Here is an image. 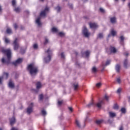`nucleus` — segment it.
<instances>
[{
  "mask_svg": "<svg viewBox=\"0 0 130 130\" xmlns=\"http://www.w3.org/2000/svg\"><path fill=\"white\" fill-rule=\"evenodd\" d=\"M90 27L92 29H96V28L98 27V25L95 23H91L89 24Z\"/></svg>",
  "mask_w": 130,
  "mask_h": 130,
  "instance_id": "9b49d317",
  "label": "nucleus"
},
{
  "mask_svg": "<svg viewBox=\"0 0 130 130\" xmlns=\"http://www.w3.org/2000/svg\"><path fill=\"white\" fill-rule=\"evenodd\" d=\"M42 114L43 115V116H45L46 114H47L46 111H45V110H42Z\"/></svg>",
  "mask_w": 130,
  "mask_h": 130,
  "instance_id": "c85d7f7f",
  "label": "nucleus"
},
{
  "mask_svg": "<svg viewBox=\"0 0 130 130\" xmlns=\"http://www.w3.org/2000/svg\"><path fill=\"white\" fill-rule=\"evenodd\" d=\"M8 86L9 88H11V89L15 88V84H14V82H13L12 80H10L9 81V82L8 83Z\"/></svg>",
  "mask_w": 130,
  "mask_h": 130,
  "instance_id": "9d476101",
  "label": "nucleus"
},
{
  "mask_svg": "<svg viewBox=\"0 0 130 130\" xmlns=\"http://www.w3.org/2000/svg\"><path fill=\"white\" fill-rule=\"evenodd\" d=\"M94 105V103H93L92 102H90L89 104H88L87 105H86V107H88V108H90V107H91V106Z\"/></svg>",
  "mask_w": 130,
  "mask_h": 130,
  "instance_id": "393cba45",
  "label": "nucleus"
},
{
  "mask_svg": "<svg viewBox=\"0 0 130 130\" xmlns=\"http://www.w3.org/2000/svg\"><path fill=\"white\" fill-rule=\"evenodd\" d=\"M114 109L117 110L118 109V105H115L113 107Z\"/></svg>",
  "mask_w": 130,
  "mask_h": 130,
  "instance_id": "c03bdc74",
  "label": "nucleus"
},
{
  "mask_svg": "<svg viewBox=\"0 0 130 130\" xmlns=\"http://www.w3.org/2000/svg\"><path fill=\"white\" fill-rule=\"evenodd\" d=\"M33 47L35 49H37V48H38V45H37V44H35Z\"/></svg>",
  "mask_w": 130,
  "mask_h": 130,
  "instance_id": "ea45409f",
  "label": "nucleus"
},
{
  "mask_svg": "<svg viewBox=\"0 0 130 130\" xmlns=\"http://www.w3.org/2000/svg\"><path fill=\"white\" fill-rule=\"evenodd\" d=\"M0 12H2V6L0 5Z\"/></svg>",
  "mask_w": 130,
  "mask_h": 130,
  "instance_id": "bf43d9fd",
  "label": "nucleus"
},
{
  "mask_svg": "<svg viewBox=\"0 0 130 130\" xmlns=\"http://www.w3.org/2000/svg\"><path fill=\"white\" fill-rule=\"evenodd\" d=\"M102 85V84L101 82H99L96 84V87H97V88H100V87H101Z\"/></svg>",
  "mask_w": 130,
  "mask_h": 130,
  "instance_id": "473e14b6",
  "label": "nucleus"
},
{
  "mask_svg": "<svg viewBox=\"0 0 130 130\" xmlns=\"http://www.w3.org/2000/svg\"><path fill=\"white\" fill-rule=\"evenodd\" d=\"M12 4L13 7H14V8H16V0H12Z\"/></svg>",
  "mask_w": 130,
  "mask_h": 130,
  "instance_id": "2f4dec72",
  "label": "nucleus"
},
{
  "mask_svg": "<svg viewBox=\"0 0 130 130\" xmlns=\"http://www.w3.org/2000/svg\"><path fill=\"white\" fill-rule=\"evenodd\" d=\"M5 43H10V40H9V39L7 38H5Z\"/></svg>",
  "mask_w": 130,
  "mask_h": 130,
  "instance_id": "79ce46f5",
  "label": "nucleus"
},
{
  "mask_svg": "<svg viewBox=\"0 0 130 130\" xmlns=\"http://www.w3.org/2000/svg\"><path fill=\"white\" fill-rule=\"evenodd\" d=\"M110 36H111V34H109L108 36V37H110Z\"/></svg>",
  "mask_w": 130,
  "mask_h": 130,
  "instance_id": "052dcab7",
  "label": "nucleus"
},
{
  "mask_svg": "<svg viewBox=\"0 0 130 130\" xmlns=\"http://www.w3.org/2000/svg\"><path fill=\"white\" fill-rule=\"evenodd\" d=\"M48 11H49V8L47 7L44 11L41 12L40 16L38 17L36 20V23L38 24V26H41V22H40V20H41V17H45V16H46V14L48 13Z\"/></svg>",
  "mask_w": 130,
  "mask_h": 130,
  "instance_id": "7ed1b4c3",
  "label": "nucleus"
},
{
  "mask_svg": "<svg viewBox=\"0 0 130 130\" xmlns=\"http://www.w3.org/2000/svg\"><path fill=\"white\" fill-rule=\"evenodd\" d=\"M20 11H21V9L19 7L16 8L14 9V11L16 12V13H20Z\"/></svg>",
  "mask_w": 130,
  "mask_h": 130,
  "instance_id": "5701e85b",
  "label": "nucleus"
},
{
  "mask_svg": "<svg viewBox=\"0 0 130 130\" xmlns=\"http://www.w3.org/2000/svg\"><path fill=\"white\" fill-rule=\"evenodd\" d=\"M119 130H123V127H122V126H121L119 128Z\"/></svg>",
  "mask_w": 130,
  "mask_h": 130,
  "instance_id": "4d7b16f0",
  "label": "nucleus"
},
{
  "mask_svg": "<svg viewBox=\"0 0 130 130\" xmlns=\"http://www.w3.org/2000/svg\"><path fill=\"white\" fill-rule=\"evenodd\" d=\"M33 107H34V104L33 103H31L27 108L26 113L27 114H31V113L33 112Z\"/></svg>",
  "mask_w": 130,
  "mask_h": 130,
  "instance_id": "39448f33",
  "label": "nucleus"
},
{
  "mask_svg": "<svg viewBox=\"0 0 130 130\" xmlns=\"http://www.w3.org/2000/svg\"><path fill=\"white\" fill-rule=\"evenodd\" d=\"M68 6H69V8H70V9H73V5L72 4H68Z\"/></svg>",
  "mask_w": 130,
  "mask_h": 130,
  "instance_id": "864d4df0",
  "label": "nucleus"
},
{
  "mask_svg": "<svg viewBox=\"0 0 130 130\" xmlns=\"http://www.w3.org/2000/svg\"><path fill=\"white\" fill-rule=\"evenodd\" d=\"M88 0H83V2H84V3H85V2H87Z\"/></svg>",
  "mask_w": 130,
  "mask_h": 130,
  "instance_id": "680f3d73",
  "label": "nucleus"
},
{
  "mask_svg": "<svg viewBox=\"0 0 130 130\" xmlns=\"http://www.w3.org/2000/svg\"><path fill=\"white\" fill-rule=\"evenodd\" d=\"M120 111L122 113H125L126 110L125 109V108H122L120 110Z\"/></svg>",
  "mask_w": 130,
  "mask_h": 130,
  "instance_id": "c756f323",
  "label": "nucleus"
},
{
  "mask_svg": "<svg viewBox=\"0 0 130 130\" xmlns=\"http://www.w3.org/2000/svg\"><path fill=\"white\" fill-rule=\"evenodd\" d=\"M110 62H111V60H107L105 66H109V64H110Z\"/></svg>",
  "mask_w": 130,
  "mask_h": 130,
  "instance_id": "f704fd0d",
  "label": "nucleus"
},
{
  "mask_svg": "<svg viewBox=\"0 0 130 130\" xmlns=\"http://www.w3.org/2000/svg\"><path fill=\"white\" fill-rule=\"evenodd\" d=\"M115 70L117 73H119L120 70V66L119 64H117L115 67Z\"/></svg>",
  "mask_w": 130,
  "mask_h": 130,
  "instance_id": "6ab92c4d",
  "label": "nucleus"
},
{
  "mask_svg": "<svg viewBox=\"0 0 130 130\" xmlns=\"http://www.w3.org/2000/svg\"><path fill=\"white\" fill-rule=\"evenodd\" d=\"M82 34L85 36V37H89V36L90 35V33H89V31H88V29H87V27H86V26H83V28L82 29Z\"/></svg>",
  "mask_w": 130,
  "mask_h": 130,
  "instance_id": "0eeeda50",
  "label": "nucleus"
},
{
  "mask_svg": "<svg viewBox=\"0 0 130 130\" xmlns=\"http://www.w3.org/2000/svg\"><path fill=\"white\" fill-rule=\"evenodd\" d=\"M14 26L15 29H17L18 25H17V24H14Z\"/></svg>",
  "mask_w": 130,
  "mask_h": 130,
  "instance_id": "603ef678",
  "label": "nucleus"
},
{
  "mask_svg": "<svg viewBox=\"0 0 130 130\" xmlns=\"http://www.w3.org/2000/svg\"><path fill=\"white\" fill-rule=\"evenodd\" d=\"M22 61H23V59L21 58H19L17 59L15 62H13L12 63L15 67H17V66L18 64L21 63V62H22Z\"/></svg>",
  "mask_w": 130,
  "mask_h": 130,
  "instance_id": "6e6552de",
  "label": "nucleus"
},
{
  "mask_svg": "<svg viewBox=\"0 0 130 130\" xmlns=\"http://www.w3.org/2000/svg\"><path fill=\"white\" fill-rule=\"evenodd\" d=\"M27 71H29L31 77H34L36 76L37 73H38V67L34 63H30L27 66Z\"/></svg>",
  "mask_w": 130,
  "mask_h": 130,
  "instance_id": "f03ea898",
  "label": "nucleus"
},
{
  "mask_svg": "<svg viewBox=\"0 0 130 130\" xmlns=\"http://www.w3.org/2000/svg\"><path fill=\"white\" fill-rule=\"evenodd\" d=\"M122 2H125V0H122Z\"/></svg>",
  "mask_w": 130,
  "mask_h": 130,
  "instance_id": "0e129e2a",
  "label": "nucleus"
},
{
  "mask_svg": "<svg viewBox=\"0 0 130 130\" xmlns=\"http://www.w3.org/2000/svg\"><path fill=\"white\" fill-rule=\"evenodd\" d=\"M10 121L11 125H13L14 123L16 122V118H15V117H13L12 118H10Z\"/></svg>",
  "mask_w": 130,
  "mask_h": 130,
  "instance_id": "ddd939ff",
  "label": "nucleus"
},
{
  "mask_svg": "<svg viewBox=\"0 0 130 130\" xmlns=\"http://www.w3.org/2000/svg\"><path fill=\"white\" fill-rule=\"evenodd\" d=\"M47 43H48V40L47 39H46L45 41V44H47Z\"/></svg>",
  "mask_w": 130,
  "mask_h": 130,
  "instance_id": "5fc2aeb1",
  "label": "nucleus"
},
{
  "mask_svg": "<svg viewBox=\"0 0 130 130\" xmlns=\"http://www.w3.org/2000/svg\"><path fill=\"white\" fill-rule=\"evenodd\" d=\"M100 11L101 13H105V10L102 8H100Z\"/></svg>",
  "mask_w": 130,
  "mask_h": 130,
  "instance_id": "37998d69",
  "label": "nucleus"
},
{
  "mask_svg": "<svg viewBox=\"0 0 130 130\" xmlns=\"http://www.w3.org/2000/svg\"><path fill=\"white\" fill-rule=\"evenodd\" d=\"M63 103V101H58L57 105L58 106H61V105Z\"/></svg>",
  "mask_w": 130,
  "mask_h": 130,
  "instance_id": "b1692460",
  "label": "nucleus"
},
{
  "mask_svg": "<svg viewBox=\"0 0 130 130\" xmlns=\"http://www.w3.org/2000/svg\"><path fill=\"white\" fill-rule=\"evenodd\" d=\"M45 54L46 56L44 58V61L47 63V62H49L51 60L52 51L49 48L47 51H45Z\"/></svg>",
  "mask_w": 130,
  "mask_h": 130,
  "instance_id": "20e7f679",
  "label": "nucleus"
},
{
  "mask_svg": "<svg viewBox=\"0 0 130 130\" xmlns=\"http://www.w3.org/2000/svg\"><path fill=\"white\" fill-rule=\"evenodd\" d=\"M6 32L8 34H10V33H12V29L8 28L7 29Z\"/></svg>",
  "mask_w": 130,
  "mask_h": 130,
  "instance_id": "cd10ccee",
  "label": "nucleus"
},
{
  "mask_svg": "<svg viewBox=\"0 0 130 130\" xmlns=\"http://www.w3.org/2000/svg\"><path fill=\"white\" fill-rule=\"evenodd\" d=\"M85 55H86V57H88V56H89V55H90V52H89V51H86L85 52Z\"/></svg>",
  "mask_w": 130,
  "mask_h": 130,
  "instance_id": "c9c22d12",
  "label": "nucleus"
},
{
  "mask_svg": "<svg viewBox=\"0 0 130 130\" xmlns=\"http://www.w3.org/2000/svg\"><path fill=\"white\" fill-rule=\"evenodd\" d=\"M121 92V88H118L117 90V93H119Z\"/></svg>",
  "mask_w": 130,
  "mask_h": 130,
  "instance_id": "8fccbe9b",
  "label": "nucleus"
},
{
  "mask_svg": "<svg viewBox=\"0 0 130 130\" xmlns=\"http://www.w3.org/2000/svg\"><path fill=\"white\" fill-rule=\"evenodd\" d=\"M52 32H57V28H56L55 27H53L52 28Z\"/></svg>",
  "mask_w": 130,
  "mask_h": 130,
  "instance_id": "58836bf2",
  "label": "nucleus"
},
{
  "mask_svg": "<svg viewBox=\"0 0 130 130\" xmlns=\"http://www.w3.org/2000/svg\"><path fill=\"white\" fill-rule=\"evenodd\" d=\"M26 52V50H23V49H21V53L22 54H24V53H25Z\"/></svg>",
  "mask_w": 130,
  "mask_h": 130,
  "instance_id": "49530a36",
  "label": "nucleus"
},
{
  "mask_svg": "<svg viewBox=\"0 0 130 130\" xmlns=\"http://www.w3.org/2000/svg\"><path fill=\"white\" fill-rule=\"evenodd\" d=\"M43 99V95L40 94L39 95V100H42Z\"/></svg>",
  "mask_w": 130,
  "mask_h": 130,
  "instance_id": "de8ad7c7",
  "label": "nucleus"
},
{
  "mask_svg": "<svg viewBox=\"0 0 130 130\" xmlns=\"http://www.w3.org/2000/svg\"><path fill=\"white\" fill-rule=\"evenodd\" d=\"M120 39L121 43H122V42H123V41L124 40V37H123V36H122L120 37Z\"/></svg>",
  "mask_w": 130,
  "mask_h": 130,
  "instance_id": "e433bc0d",
  "label": "nucleus"
},
{
  "mask_svg": "<svg viewBox=\"0 0 130 130\" xmlns=\"http://www.w3.org/2000/svg\"><path fill=\"white\" fill-rule=\"evenodd\" d=\"M92 73H96V72H97V68H96V67H93L92 69Z\"/></svg>",
  "mask_w": 130,
  "mask_h": 130,
  "instance_id": "7c9ffc66",
  "label": "nucleus"
},
{
  "mask_svg": "<svg viewBox=\"0 0 130 130\" xmlns=\"http://www.w3.org/2000/svg\"><path fill=\"white\" fill-rule=\"evenodd\" d=\"M103 104H104V102H103V101H102L96 104V106L98 108H101Z\"/></svg>",
  "mask_w": 130,
  "mask_h": 130,
  "instance_id": "4468645a",
  "label": "nucleus"
},
{
  "mask_svg": "<svg viewBox=\"0 0 130 130\" xmlns=\"http://www.w3.org/2000/svg\"><path fill=\"white\" fill-rule=\"evenodd\" d=\"M128 99H129V100H130V96L128 97Z\"/></svg>",
  "mask_w": 130,
  "mask_h": 130,
  "instance_id": "774afa93",
  "label": "nucleus"
},
{
  "mask_svg": "<svg viewBox=\"0 0 130 130\" xmlns=\"http://www.w3.org/2000/svg\"><path fill=\"white\" fill-rule=\"evenodd\" d=\"M11 130H18L17 128L13 127L11 128Z\"/></svg>",
  "mask_w": 130,
  "mask_h": 130,
  "instance_id": "3c124183",
  "label": "nucleus"
},
{
  "mask_svg": "<svg viewBox=\"0 0 130 130\" xmlns=\"http://www.w3.org/2000/svg\"><path fill=\"white\" fill-rule=\"evenodd\" d=\"M127 66H128V61L127 59H125L123 61V67L125 69H127Z\"/></svg>",
  "mask_w": 130,
  "mask_h": 130,
  "instance_id": "f8f14e48",
  "label": "nucleus"
},
{
  "mask_svg": "<svg viewBox=\"0 0 130 130\" xmlns=\"http://www.w3.org/2000/svg\"><path fill=\"white\" fill-rule=\"evenodd\" d=\"M61 58L62 59H64V54L63 53H61Z\"/></svg>",
  "mask_w": 130,
  "mask_h": 130,
  "instance_id": "a18cd8bd",
  "label": "nucleus"
},
{
  "mask_svg": "<svg viewBox=\"0 0 130 130\" xmlns=\"http://www.w3.org/2000/svg\"><path fill=\"white\" fill-rule=\"evenodd\" d=\"M9 77V74L7 73H4L3 76L0 77V84H2V80L4 79V78H5L6 79H8Z\"/></svg>",
  "mask_w": 130,
  "mask_h": 130,
  "instance_id": "1a4fd4ad",
  "label": "nucleus"
},
{
  "mask_svg": "<svg viewBox=\"0 0 130 130\" xmlns=\"http://www.w3.org/2000/svg\"><path fill=\"white\" fill-rule=\"evenodd\" d=\"M105 99H106V100H107V101H108L109 99V96H107V95H105Z\"/></svg>",
  "mask_w": 130,
  "mask_h": 130,
  "instance_id": "09e8293b",
  "label": "nucleus"
},
{
  "mask_svg": "<svg viewBox=\"0 0 130 130\" xmlns=\"http://www.w3.org/2000/svg\"><path fill=\"white\" fill-rule=\"evenodd\" d=\"M74 90H76L77 89H78V87H79V84L78 83L74 84H73Z\"/></svg>",
  "mask_w": 130,
  "mask_h": 130,
  "instance_id": "bb28decb",
  "label": "nucleus"
},
{
  "mask_svg": "<svg viewBox=\"0 0 130 130\" xmlns=\"http://www.w3.org/2000/svg\"><path fill=\"white\" fill-rule=\"evenodd\" d=\"M37 89H40V88H41V87H42V85L41 84V83L40 82H37Z\"/></svg>",
  "mask_w": 130,
  "mask_h": 130,
  "instance_id": "aec40b11",
  "label": "nucleus"
},
{
  "mask_svg": "<svg viewBox=\"0 0 130 130\" xmlns=\"http://www.w3.org/2000/svg\"><path fill=\"white\" fill-rule=\"evenodd\" d=\"M18 42H19V40L18 39V38H16L14 41L13 42V46L14 50H17L18 48L20 47V46H19V43H18Z\"/></svg>",
  "mask_w": 130,
  "mask_h": 130,
  "instance_id": "423d86ee",
  "label": "nucleus"
},
{
  "mask_svg": "<svg viewBox=\"0 0 130 130\" xmlns=\"http://www.w3.org/2000/svg\"><path fill=\"white\" fill-rule=\"evenodd\" d=\"M58 34L61 37H63V36H64V33L63 32H60Z\"/></svg>",
  "mask_w": 130,
  "mask_h": 130,
  "instance_id": "4c0bfd02",
  "label": "nucleus"
},
{
  "mask_svg": "<svg viewBox=\"0 0 130 130\" xmlns=\"http://www.w3.org/2000/svg\"><path fill=\"white\" fill-rule=\"evenodd\" d=\"M110 22L112 23V24H115V23H116V18L115 17L111 18Z\"/></svg>",
  "mask_w": 130,
  "mask_h": 130,
  "instance_id": "f3484780",
  "label": "nucleus"
},
{
  "mask_svg": "<svg viewBox=\"0 0 130 130\" xmlns=\"http://www.w3.org/2000/svg\"><path fill=\"white\" fill-rule=\"evenodd\" d=\"M124 55H125L126 56H127V55H128V53H124Z\"/></svg>",
  "mask_w": 130,
  "mask_h": 130,
  "instance_id": "13d9d810",
  "label": "nucleus"
},
{
  "mask_svg": "<svg viewBox=\"0 0 130 130\" xmlns=\"http://www.w3.org/2000/svg\"><path fill=\"white\" fill-rule=\"evenodd\" d=\"M1 51L3 53H6L7 56V59L6 60H5V58H2V62L3 63H7V64L11 63V58H12V51L11 49H6L5 48H2Z\"/></svg>",
  "mask_w": 130,
  "mask_h": 130,
  "instance_id": "f257e3e1",
  "label": "nucleus"
},
{
  "mask_svg": "<svg viewBox=\"0 0 130 130\" xmlns=\"http://www.w3.org/2000/svg\"><path fill=\"white\" fill-rule=\"evenodd\" d=\"M75 123L77 127H78L79 128L81 127V123L80 122V121L78 119H76L75 121Z\"/></svg>",
  "mask_w": 130,
  "mask_h": 130,
  "instance_id": "a211bd4d",
  "label": "nucleus"
},
{
  "mask_svg": "<svg viewBox=\"0 0 130 130\" xmlns=\"http://www.w3.org/2000/svg\"><path fill=\"white\" fill-rule=\"evenodd\" d=\"M26 12H27V13H29V11H26Z\"/></svg>",
  "mask_w": 130,
  "mask_h": 130,
  "instance_id": "338daca9",
  "label": "nucleus"
},
{
  "mask_svg": "<svg viewBox=\"0 0 130 130\" xmlns=\"http://www.w3.org/2000/svg\"><path fill=\"white\" fill-rule=\"evenodd\" d=\"M116 81L117 83H118V84H120L121 83L120 77L117 78Z\"/></svg>",
  "mask_w": 130,
  "mask_h": 130,
  "instance_id": "a19ab883",
  "label": "nucleus"
},
{
  "mask_svg": "<svg viewBox=\"0 0 130 130\" xmlns=\"http://www.w3.org/2000/svg\"><path fill=\"white\" fill-rule=\"evenodd\" d=\"M55 10H56L57 13H59V12H60V10H61V8L59 6H57L55 8Z\"/></svg>",
  "mask_w": 130,
  "mask_h": 130,
  "instance_id": "a878e982",
  "label": "nucleus"
},
{
  "mask_svg": "<svg viewBox=\"0 0 130 130\" xmlns=\"http://www.w3.org/2000/svg\"><path fill=\"white\" fill-rule=\"evenodd\" d=\"M69 110L71 111V112H73V108L72 107H69Z\"/></svg>",
  "mask_w": 130,
  "mask_h": 130,
  "instance_id": "6e6d98bb",
  "label": "nucleus"
},
{
  "mask_svg": "<svg viewBox=\"0 0 130 130\" xmlns=\"http://www.w3.org/2000/svg\"><path fill=\"white\" fill-rule=\"evenodd\" d=\"M0 130H3V129L2 128H0Z\"/></svg>",
  "mask_w": 130,
  "mask_h": 130,
  "instance_id": "69168bd1",
  "label": "nucleus"
},
{
  "mask_svg": "<svg viewBox=\"0 0 130 130\" xmlns=\"http://www.w3.org/2000/svg\"><path fill=\"white\" fill-rule=\"evenodd\" d=\"M111 52L112 53H116V52L117 51V50L116 48H114V47H111L110 48Z\"/></svg>",
  "mask_w": 130,
  "mask_h": 130,
  "instance_id": "2eb2a0df",
  "label": "nucleus"
},
{
  "mask_svg": "<svg viewBox=\"0 0 130 130\" xmlns=\"http://www.w3.org/2000/svg\"><path fill=\"white\" fill-rule=\"evenodd\" d=\"M76 64H77L78 66H80V64L76 63Z\"/></svg>",
  "mask_w": 130,
  "mask_h": 130,
  "instance_id": "e2e57ef3",
  "label": "nucleus"
},
{
  "mask_svg": "<svg viewBox=\"0 0 130 130\" xmlns=\"http://www.w3.org/2000/svg\"><path fill=\"white\" fill-rule=\"evenodd\" d=\"M102 122H103V120H98L95 121V123H96V124H101Z\"/></svg>",
  "mask_w": 130,
  "mask_h": 130,
  "instance_id": "4be33fe9",
  "label": "nucleus"
},
{
  "mask_svg": "<svg viewBox=\"0 0 130 130\" xmlns=\"http://www.w3.org/2000/svg\"><path fill=\"white\" fill-rule=\"evenodd\" d=\"M98 38L100 39H102L103 38V34H99L98 36Z\"/></svg>",
  "mask_w": 130,
  "mask_h": 130,
  "instance_id": "72a5a7b5",
  "label": "nucleus"
},
{
  "mask_svg": "<svg viewBox=\"0 0 130 130\" xmlns=\"http://www.w3.org/2000/svg\"><path fill=\"white\" fill-rule=\"evenodd\" d=\"M110 117H115L116 116V114L113 112H109Z\"/></svg>",
  "mask_w": 130,
  "mask_h": 130,
  "instance_id": "dca6fc26",
  "label": "nucleus"
},
{
  "mask_svg": "<svg viewBox=\"0 0 130 130\" xmlns=\"http://www.w3.org/2000/svg\"><path fill=\"white\" fill-rule=\"evenodd\" d=\"M111 34L113 36H115L116 35V31L114 30L113 29H111Z\"/></svg>",
  "mask_w": 130,
  "mask_h": 130,
  "instance_id": "412c9836",
  "label": "nucleus"
}]
</instances>
